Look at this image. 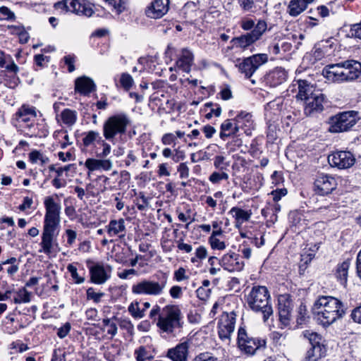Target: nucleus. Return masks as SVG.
<instances>
[{"instance_id":"1","label":"nucleus","mask_w":361,"mask_h":361,"mask_svg":"<svg viewBox=\"0 0 361 361\" xmlns=\"http://www.w3.org/2000/svg\"><path fill=\"white\" fill-rule=\"evenodd\" d=\"M44 204L46 212L40 243L42 250L39 252L49 255L51 252L53 243L59 235L61 207L59 203L54 201L52 196L45 197Z\"/></svg>"},{"instance_id":"2","label":"nucleus","mask_w":361,"mask_h":361,"mask_svg":"<svg viewBox=\"0 0 361 361\" xmlns=\"http://www.w3.org/2000/svg\"><path fill=\"white\" fill-rule=\"evenodd\" d=\"M322 74L328 80L334 82L353 81L361 75V63L357 60L348 59L329 64L324 68Z\"/></svg>"},{"instance_id":"3","label":"nucleus","mask_w":361,"mask_h":361,"mask_svg":"<svg viewBox=\"0 0 361 361\" xmlns=\"http://www.w3.org/2000/svg\"><path fill=\"white\" fill-rule=\"evenodd\" d=\"M184 325V317L177 305H167L162 308V314L157 318V326L161 332L173 334L180 331Z\"/></svg>"},{"instance_id":"4","label":"nucleus","mask_w":361,"mask_h":361,"mask_svg":"<svg viewBox=\"0 0 361 361\" xmlns=\"http://www.w3.org/2000/svg\"><path fill=\"white\" fill-rule=\"evenodd\" d=\"M248 306L255 312L263 314L264 321L266 322L273 313L270 304V295L265 286H254L247 295Z\"/></svg>"},{"instance_id":"5","label":"nucleus","mask_w":361,"mask_h":361,"mask_svg":"<svg viewBox=\"0 0 361 361\" xmlns=\"http://www.w3.org/2000/svg\"><path fill=\"white\" fill-rule=\"evenodd\" d=\"M130 121L125 114H118L108 117L104 122L102 133L106 140L113 142L116 137L125 135Z\"/></svg>"},{"instance_id":"6","label":"nucleus","mask_w":361,"mask_h":361,"mask_svg":"<svg viewBox=\"0 0 361 361\" xmlns=\"http://www.w3.org/2000/svg\"><path fill=\"white\" fill-rule=\"evenodd\" d=\"M168 277L166 274L159 281L144 279L132 286V293L136 295H160L166 286Z\"/></svg>"},{"instance_id":"7","label":"nucleus","mask_w":361,"mask_h":361,"mask_svg":"<svg viewBox=\"0 0 361 361\" xmlns=\"http://www.w3.org/2000/svg\"><path fill=\"white\" fill-rule=\"evenodd\" d=\"M268 61V56L265 54H254L252 56L247 57L243 60L240 59L236 60L235 66L240 73L245 75V78L250 79L252 84H255V80L252 79L254 73Z\"/></svg>"},{"instance_id":"8","label":"nucleus","mask_w":361,"mask_h":361,"mask_svg":"<svg viewBox=\"0 0 361 361\" xmlns=\"http://www.w3.org/2000/svg\"><path fill=\"white\" fill-rule=\"evenodd\" d=\"M357 112L355 111H344L329 118V131L341 133L350 130L357 122Z\"/></svg>"},{"instance_id":"9","label":"nucleus","mask_w":361,"mask_h":361,"mask_svg":"<svg viewBox=\"0 0 361 361\" xmlns=\"http://www.w3.org/2000/svg\"><path fill=\"white\" fill-rule=\"evenodd\" d=\"M266 340L259 338L250 337L243 327H240L238 331V345L240 350L247 355H254L257 350L266 348Z\"/></svg>"},{"instance_id":"10","label":"nucleus","mask_w":361,"mask_h":361,"mask_svg":"<svg viewBox=\"0 0 361 361\" xmlns=\"http://www.w3.org/2000/svg\"><path fill=\"white\" fill-rule=\"evenodd\" d=\"M54 7L57 10L70 11L87 17L91 16L94 13L90 4L85 0H63L55 3Z\"/></svg>"},{"instance_id":"11","label":"nucleus","mask_w":361,"mask_h":361,"mask_svg":"<svg viewBox=\"0 0 361 361\" xmlns=\"http://www.w3.org/2000/svg\"><path fill=\"white\" fill-rule=\"evenodd\" d=\"M324 309L333 313L340 314L343 316L345 314L346 308L343 302L331 296H319L315 301L312 310Z\"/></svg>"},{"instance_id":"12","label":"nucleus","mask_w":361,"mask_h":361,"mask_svg":"<svg viewBox=\"0 0 361 361\" xmlns=\"http://www.w3.org/2000/svg\"><path fill=\"white\" fill-rule=\"evenodd\" d=\"M328 161L338 169H348L355 164V158L349 151H338L328 157Z\"/></svg>"},{"instance_id":"13","label":"nucleus","mask_w":361,"mask_h":361,"mask_svg":"<svg viewBox=\"0 0 361 361\" xmlns=\"http://www.w3.org/2000/svg\"><path fill=\"white\" fill-rule=\"evenodd\" d=\"M235 324V314L234 312H224L218 323V334L221 340L230 339L233 332Z\"/></svg>"},{"instance_id":"14","label":"nucleus","mask_w":361,"mask_h":361,"mask_svg":"<svg viewBox=\"0 0 361 361\" xmlns=\"http://www.w3.org/2000/svg\"><path fill=\"white\" fill-rule=\"evenodd\" d=\"M112 268L110 265L97 263L90 268V281L95 284H103L111 277Z\"/></svg>"},{"instance_id":"15","label":"nucleus","mask_w":361,"mask_h":361,"mask_svg":"<svg viewBox=\"0 0 361 361\" xmlns=\"http://www.w3.org/2000/svg\"><path fill=\"white\" fill-rule=\"evenodd\" d=\"M336 179L329 175L322 174L314 181L316 192L319 195H327L336 188Z\"/></svg>"},{"instance_id":"16","label":"nucleus","mask_w":361,"mask_h":361,"mask_svg":"<svg viewBox=\"0 0 361 361\" xmlns=\"http://www.w3.org/2000/svg\"><path fill=\"white\" fill-rule=\"evenodd\" d=\"M325 97L322 93H317L315 95L304 101V113L306 116H313L320 113L324 110V104Z\"/></svg>"},{"instance_id":"17","label":"nucleus","mask_w":361,"mask_h":361,"mask_svg":"<svg viewBox=\"0 0 361 361\" xmlns=\"http://www.w3.org/2000/svg\"><path fill=\"white\" fill-rule=\"evenodd\" d=\"M235 130H243L247 135H250L254 129V121L250 113L241 111L233 118Z\"/></svg>"},{"instance_id":"18","label":"nucleus","mask_w":361,"mask_h":361,"mask_svg":"<svg viewBox=\"0 0 361 361\" xmlns=\"http://www.w3.org/2000/svg\"><path fill=\"white\" fill-rule=\"evenodd\" d=\"M221 266L228 271H240L244 267V262L238 254L235 252L224 255L219 261Z\"/></svg>"},{"instance_id":"19","label":"nucleus","mask_w":361,"mask_h":361,"mask_svg":"<svg viewBox=\"0 0 361 361\" xmlns=\"http://www.w3.org/2000/svg\"><path fill=\"white\" fill-rule=\"evenodd\" d=\"M189 346L188 341L180 343L174 348H169L166 355L172 361H188Z\"/></svg>"},{"instance_id":"20","label":"nucleus","mask_w":361,"mask_h":361,"mask_svg":"<svg viewBox=\"0 0 361 361\" xmlns=\"http://www.w3.org/2000/svg\"><path fill=\"white\" fill-rule=\"evenodd\" d=\"M169 0H154L149 6L145 13L151 18H160L169 10Z\"/></svg>"},{"instance_id":"21","label":"nucleus","mask_w":361,"mask_h":361,"mask_svg":"<svg viewBox=\"0 0 361 361\" xmlns=\"http://www.w3.org/2000/svg\"><path fill=\"white\" fill-rule=\"evenodd\" d=\"M288 78L286 70L281 67H276L271 71L265 77V81L270 87H276L285 81Z\"/></svg>"},{"instance_id":"22","label":"nucleus","mask_w":361,"mask_h":361,"mask_svg":"<svg viewBox=\"0 0 361 361\" xmlns=\"http://www.w3.org/2000/svg\"><path fill=\"white\" fill-rule=\"evenodd\" d=\"M96 90V85L94 81L87 77L78 78L75 81V91L82 95H88Z\"/></svg>"},{"instance_id":"23","label":"nucleus","mask_w":361,"mask_h":361,"mask_svg":"<svg viewBox=\"0 0 361 361\" xmlns=\"http://www.w3.org/2000/svg\"><path fill=\"white\" fill-rule=\"evenodd\" d=\"M296 84L293 85H298V92L296 94L298 100L305 101L312 95H315L317 93L314 92V87L306 80H295Z\"/></svg>"},{"instance_id":"24","label":"nucleus","mask_w":361,"mask_h":361,"mask_svg":"<svg viewBox=\"0 0 361 361\" xmlns=\"http://www.w3.org/2000/svg\"><path fill=\"white\" fill-rule=\"evenodd\" d=\"M14 116L18 122L28 123L37 117L36 108L28 104H23Z\"/></svg>"},{"instance_id":"25","label":"nucleus","mask_w":361,"mask_h":361,"mask_svg":"<svg viewBox=\"0 0 361 361\" xmlns=\"http://www.w3.org/2000/svg\"><path fill=\"white\" fill-rule=\"evenodd\" d=\"M313 313L317 315L318 322L323 326H329L336 319L342 318L340 314L333 313L324 309L312 310Z\"/></svg>"},{"instance_id":"26","label":"nucleus","mask_w":361,"mask_h":361,"mask_svg":"<svg viewBox=\"0 0 361 361\" xmlns=\"http://www.w3.org/2000/svg\"><path fill=\"white\" fill-rule=\"evenodd\" d=\"M193 54L188 49H183L180 57L176 61V66L185 73H189L193 63Z\"/></svg>"},{"instance_id":"27","label":"nucleus","mask_w":361,"mask_h":361,"mask_svg":"<svg viewBox=\"0 0 361 361\" xmlns=\"http://www.w3.org/2000/svg\"><path fill=\"white\" fill-rule=\"evenodd\" d=\"M106 227L107 233L110 236L117 235L121 238L126 235V226L123 219L111 220Z\"/></svg>"},{"instance_id":"28","label":"nucleus","mask_w":361,"mask_h":361,"mask_svg":"<svg viewBox=\"0 0 361 361\" xmlns=\"http://www.w3.org/2000/svg\"><path fill=\"white\" fill-rule=\"evenodd\" d=\"M256 41H257V39H255L250 32H247L246 34L241 35L239 37H233L231 39V43H232L233 46L236 48L245 50L252 45Z\"/></svg>"},{"instance_id":"29","label":"nucleus","mask_w":361,"mask_h":361,"mask_svg":"<svg viewBox=\"0 0 361 361\" xmlns=\"http://www.w3.org/2000/svg\"><path fill=\"white\" fill-rule=\"evenodd\" d=\"M85 166L91 171L99 169L109 171L112 168V162L109 159H95L90 158L85 161Z\"/></svg>"},{"instance_id":"30","label":"nucleus","mask_w":361,"mask_h":361,"mask_svg":"<svg viewBox=\"0 0 361 361\" xmlns=\"http://www.w3.org/2000/svg\"><path fill=\"white\" fill-rule=\"evenodd\" d=\"M290 302L279 300V316L281 324L287 326L289 324L290 316Z\"/></svg>"},{"instance_id":"31","label":"nucleus","mask_w":361,"mask_h":361,"mask_svg":"<svg viewBox=\"0 0 361 361\" xmlns=\"http://www.w3.org/2000/svg\"><path fill=\"white\" fill-rule=\"evenodd\" d=\"M314 0H291L288 9V13L292 16H297L305 11L307 5Z\"/></svg>"},{"instance_id":"32","label":"nucleus","mask_w":361,"mask_h":361,"mask_svg":"<svg viewBox=\"0 0 361 361\" xmlns=\"http://www.w3.org/2000/svg\"><path fill=\"white\" fill-rule=\"evenodd\" d=\"M235 124L233 119H226L221 125L220 137L225 140L231 136H235L238 130H235Z\"/></svg>"},{"instance_id":"33","label":"nucleus","mask_w":361,"mask_h":361,"mask_svg":"<svg viewBox=\"0 0 361 361\" xmlns=\"http://www.w3.org/2000/svg\"><path fill=\"white\" fill-rule=\"evenodd\" d=\"M326 349L324 345L312 346L307 350L305 360L306 361H318L326 355Z\"/></svg>"},{"instance_id":"34","label":"nucleus","mask_w":361,"mask_h":361,"mask_svg":"<svg viewBox=\"0 0 361 361\" xmlns=\"http://www.w3.org/2000/svg\"><path fill=\"white\" fill-rule=\"evenodd\" d=\"M350 267V261L345 260L341 264H338L336 270V277L340 283L345 286L348 279V273Z\"/></svg>"},{"instance_id":"35","label":"nucleus","mask_w":361,"mask_h":361,"mask_svg":"<svg viewBox=\"0 0 361 361\" xmlns=\"http://www.w3.org/2000/svg\"><path fill=\"white\" fill-rule=\"evenodd\" d=\"M229 213L233 214L236 221V224H239L248 221L252 214L250 211L247 212L237 207H232Z\"/></svg>"},{"instance_id":"36","label":"nucleus","mask_w":361,"mask_h":361,"mask_svg":"<svg viewBox=\"0 0 361 361\" xmlns=\"http://www.w3.org/2000/svg\"><path fill=\"white\" fill-rule=\"evenodd\" d=\"M84 135L85 136L82 138V143L85 147H89L94 142H97L99 145L103 140L100 133L95 130H90L85 133Z\"/></svg>"},{"instance_id":"37","label":"nucleus","mask_w":361,"mask_h":361,"mask_svg":"<svg viewBox=\"0 0 361 361\" xmlns=\"http://www.w3.org/2000/svg\"><path fill=\"white\" fill-rule=\"evenodd\" d=\"M61 118L63 123L68 126H71L77 121V113L74 110L65 109L61 114Z\"/></svg>"},{"instance_id":"38","label":"nucleus","mask_w":361,"mask_h":361,"mask_svg":"<svg viewBox=\"0 0 361 361\" xmlns=\"http://www.w3.org/2000/svg\"><path fill=\"white\" fill-rule=\"evenodd\" d=\"M135 355L137 361H147L153 359L152 353L145 346H140L135 350Z\"/></svg>"},{"instance_id":"39","label":"nucleus","mask_w":361,"mask_h":361,"mask_svg":"<svg viewBox=\"0 0 361 361\" xmlns=\"http://www.w3.org/2000/svg\"><path fill=\"white\" fill-rule=\"evenodd\" d=\"M31 295L25 287H23L16 292V297L14 298L13 302L16 304L27 303L31 300Z\"/></svg>"},{"instance_id":"40","label":"nucleus","mask_w":361,"mask_h":361,"mask_svg":"<svg viewBox=\"0 0 361 361\" xmlns=\"http://www.w3.org/2000/svg\"><path fill=\"white\" fill-rule=\"evenodd\" d=\"M302 334L305 338L308 339L311 347L323 345L322 343V338L317 333L312 332L310 331H303Z\"/></svg>"},{"instance_id":"41","label":"nucleus","mask_w":361,"mask_h":361,"mask_svg":"<svg viewBox=\"0 0 361 361\" xmlns=\"http://www.w3.org/2000/svg\"><path fill=\"white\" fill-rule=\"evenodd\" d=\"M112 319H115L117 322L121 329H125L131 336L133 335L134 326L130 319L126 318H118L116 317H114Z\"/></svg>"},{"instance_id":"42","label":"nucleus","mask_w":361,"mask_h":361,"mask_svg":"<svg viewBox=\"0 0 361 361\" xmlns=\"http://www.w3.org/2000/svg\"><path fill=\"white\" fill-rule=\"evenodd\" d=\"M109 6L120 14L126 9L128 0H104Z\"/></svg>"},{"instance_id":"43","label":"nucleus","mask_w":361,"mask_h":361,"mask_svg":"<svg viewBox=\"0 0 361 361\" xmlns=\"http://www.w3.org/2000/svg\"><path fill=\"white\" fill-rule=\"evenodd\" d=\"M128 310L135 319H141L145 316L144 310H140L138 302H132L128 306Z\"/></svg>"},{"instance_id":"44","label":"nucleus","mask_w":361,"mask_h":361,"mask_svg":"<svg viewBox=\"0 0 361 361\" xmlns=\"http://www.w3.org/2000/svg\"><path fill=\"white\" fill-rule=\"evenodd\" d=\"M266 30V22L264 20H259L257 25L255 26L254 25V28L251 30L250 33L258 40Z\"/></svg>"},{"instance_id":"45","label":"nucleus","mask_w":361,"mask_h":361,"mask_svg":"<svg viewBox=\"0 0 361 361\" xmlns=\"http://www.w3.org/2000/svg\"><path fill=\"white\" fill-rule=\"evenodd\" d=\"M298 313L297 324L298 325H302L309 318L306 305L302 303L298 307Z\"/></svg>"},{"instance_id":"46","label":"nucleus","mask_w":361,"mask_h":361,"mask_svg":"<svg viewBox=\"0 0 361 361\" xmlns=\"http://www.w3.org/2000/svg\"><path fill=\"white\" fill-rule=\"evenodd\" d=\"M228 179V175L224 172V171H214L210 175L209 178V180L214 184H217L222 180Z\"/></svg>"},{"instance_id":"47","label":"nucleus","mask_w":361,"mask_h":361,"mask_svg":"<svg viewBox=\"0 0 361 361\" xmlns=\"http://www.w3.org/2000/svg\"><path fill=\"white\" fill-rule=\"evenodd\" d=\"M133 79L132 76L126 73H123L121 75L120 83L121 85L126 90H129L133 85Z\"/></svg>"},{"instance_id":"48","label":"nucleus","mask_w":361,"mask_h":361,"mask_svg":"<svg viewBox=\"0 0 361 361\" xmlns=\"http://www.w3.org/2000/svg\"><path fill=\"white\" fill-rule=\"evenodd\" d=\"M87 299L93 300L95 303H99L102 298L104 295V293L102 292L96 293L94 289L92 287L87 289L86 291Z\"/></svg>"},{"instance_id":"49","label":"nucleus","mask_w":361,"mask_h":361,"mask_svg":"<svg viewBox=\"0 0 361 361\" xmlns=\"http://www.w3.org/2000/svg\"><path fill=\"white\" fill-rule=\"evenodd\" d=\"M67 269L70 272L73 279L75 281V283L80 284L85 281V278L78 275L77 268L74 265L71 264H68Z\"/></svg>"},{"instance_id":"50","label":"nucleus","mask_w":361,"mask_h":361,"mask_svg":"<svg viewBox=\"0 0 361 361\" xmlns=\"http://www.w3.org/2000/svg\"><path fill=\"white\" fill-rule=\"evenodd\" d=\"M192 361H218V359L211 353L205 352L195 356Z\"/></svg>"},{"instance_id":"51","label":"nucleus","mask_w":361,"mask_h":361,"mask_svg":"<svg viewBox=\"0 0 361 361\" xmlns=\"http://www.w3.org/2000/svg\"><path fill=\"white\" fill-rule=\"evenodd\" d=\"M214 166L216 169L219 171H225L228 166V164L225 163V157L223 156H216L214 161Z\"/></svg>"},{"instance_id":"52","label":"nucleus","mask_w":361,"mask_h":361,"mask_svg":"<svg viewBox=\"0 0 361 361\" xmlns=\"http://www.w3.org/2000/svg\"><path fill=\"white\" fill-rule=\"evenodd\" d=\"M64 63L68 66V71L69 73H72L75 71V55H66L63 58Z\"/></svg>"},{"instance_id":"53","label":"nucleus","mask_w":361,"mask_h":361,"mask_svg":"<svg viewBox=\"0 0 361 361\" xmlns=\"http://www.w3.org/2000/svg\"><path fill=\"white\" fill-rule=\"evenodd\" d=\"M209 243L212 248L214 250H224L226 247V245H225L224 242L221 241L220 240H219L216 238L209 237Z\"/></svg>"},{"instance_id":"54","label":"nucleus","mask_w":361,"mask_h":361,"mask_svg":"<svg viewBox=\"0 0 361 361\" xmlns=\"http://www.w3.org/2000/svg\"><path fill=\"white\" fill-rule=\"evenodd\" d=\"M99 145H101L103 149L102 152H100L97 156L100 158L106 157L111 152V145L106 142V139L102 140Z\"/></svg>"},{"instance_id":"55","label":"nucleus","mask_w":361,"mask_h":361,"mask_svg":"<svg viewBox=\"0 0 361 361\" xmlns=\"http://www.w3.org/2000/svg\"><path fill=\"white\" fill-rule=\"evenodd\" d=\"M178 172L180 173V178H187L189 176V168L186 163H180L178 168Z\"/></svg>"},{"instance_id":"56","label":"nucleus","mask_w":361,"mask_h":361,"mask_svg":"<svg viewBox=\"0 0 361 361\" xmlns=\"http://www.w3.org/2000/svg\"><path fill=\"white\" fill-rule=\"evenodd\" d=\"M287 194V190L286 188L276 189L271 192L273 196V200L274 202H277L281 198Z\"/></svg>"},{"instance_id":"57","label":"nucleus","mask_w":361,"mask_h":361,"mask_svg":"<svg viewBox=\"0 0 361 361\" xmlns=\"http://www.w3.org/2000/svg\"><path fill=\"white\" fill-rule=\"evenodd\" d=\"M161 314L162 309H161V307L158 305H155L151 310L149 317L151 319L157 322V318L159 317V315H161Z\"/></svg>"},{"instance_id":"58","label":"nucleus","mask_w":361,"mask_h":361,"mask_svg":"<svg viewBox=\"0 0 361 361\" xmlns=\"http://www.w3.org/2000/svg\"><path fill=\"white\" fill-rule=\"evenodd\" d=\"M161 314L162 309H161V307L158 305H155L151 310L149 317L151 319L157 322V318L159 317V315H161Z\"/></svg>"},{"instance_id":"59","label":"nucleus","mask_w":361,"mask_h":361,"mask_svg":"<svg viewBox=\"0 0 361 361\" xmlns=\"http://www.w3.org/2000/svg\"><path fill=\"white\" fill-rule=\"evenodd\" d=\"M71 330V324L68 322H66L64 325L60 327L57 331V336L61 338H65L69 333Z\"/></svg>"},{"instance_id":"60","label":"nucleus","mask_w":361,"mask_h":361,"mask_svg":"<svg viewBox=\"0 0 361 361\" xmlns=\"http://www.w3.org/2000/svg\"><path fill=\"white\" fill-rule=\"evenodd\" d=\"M169 294L172 298L178 299L180 298L183 295V290L181 287L178 286H173L169 290Z\"/></svg>"},{"instance_id":"61","label":"nucleus","mask_w":361,"mask_h":361,"mask_svg":"<svg viewBox=\"0 0 361 361\" xmlns=\"http://www.w3.org/2000/svg\"><path fill=\"white\" fill-rule=\"evenodd\" d=\"M350 32L353 37L361 39V22L351 26Z\"/></svg>"},{"instance_id":"62","label":"nucleus","mask_w":361,"mask_h":361,"mask_svg":"<svg viewBox=\"0 0 361 361\" xmlns=\"http://www.w3.org/2000/svg\"><path fill=\"white\" fill-rule=\"evenodd\" d=\"M0 13L6 16V20H14L16 18L14 13L6 6L0 7Z\"/></svg>"},{"instance_id":"63","label":"nucleus","mask_w":361,"mask_h":361,"mask_svg":"<svg viewBox=\"0 0 361 361\" xmlns=\"http://www.w3.org/2000/svg\"><path fill=\"white\" fill-rule=\"evenodd\" d=\"M19 32H17V35L19 37V41L21 44H25L28 42L30 35L25 28H18Z\"/></svg>"},{"instance_id":"64","label":"nucleus","mask_w":361,"mask_h":361,"mask_svg":"<svg viewBox=\"0 0 361 361\" xmlns=\"http://www.w3.org/2000/svg\"><path fill=\"white\" fill-rule=\"evenodd\" d=\"M350 316L355 322L361 324V305L352 311Z\"/></svg>"}]
</instances>
